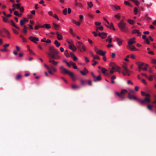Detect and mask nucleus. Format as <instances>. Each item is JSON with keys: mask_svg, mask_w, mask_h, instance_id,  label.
<instances>
[{"mask_svg": "<svg viewBox=\"0 0 156 156\" xmlns=\"http://www.w3.org/2000/svg\"><path fill=\"white\" fill-rule=\"evenodd\" d=\"M122 68L124 71H121V70H118L117 71L119 73H122L123 75L124 76H129L130 73H132V71L127 69V65L126 63H124L123 65L122 66Z\"/></svg>", "mask_w": 156, "mask_h": 156, "instance_id": "nucleus-1", "label": "nucleus"}, {"mask_svg": "<svg viewBox=\"0 0 156 156\" xmlns=\"http://www.w3.org/2000/svg\"><path fill=\"white\" fill-rule=\"evenodd\" d=\"M60 70L61 73L63 74H68L72 78L73 80H75L76 79V77L74 75L73 73L66 69L63 66H60Z\"/></svg>", "mask_w": 156, "mask_h": 156, "instance_id": "nucleus-2", "label": "nucleus"}, {"mask_svg": "<svg viewBox=\"0 0 156 156\" xmlns=\"http://www.w3.org/2000/svg\"><path fill=\"white\" fill-rule=\"evenodd\" d=\"M126 23L121 20L118 23V26L122 31L126 32L127 31L128 28L126 27Z\"/></svg>", "mask_w": 156, "mask_h": 156, "instance_id": "nucleus-3", "label": "nucleus"}, {"mask_svg": "<svg viewBox=\"0 0 156 156\" xmlns=\"http://www.w3.org/2000/svg\"><path fill=\"white\" fill-rule=\"evenodd\" d=\"M76 45L79 50L81 52L85 51L87 50L86 46L82 42L77 41L76 43Z\"/></svg>", "mask_w": 156, "mask_h": 156, "instance_id": "nucleus-4", "label": "nucleus"}, {"mask_svg": "<svg viewBox=\"0 0 156 156\" xmlns=\"http://www.w3.org/2000/svg\"><path fill=\"white\" fill-rule=\"evenodd\" d=\"M94 51L98 55H101L103 56L105 55L106 53L105 51H103L102 50L99 49L96 47H94Z\"/></svg>", "mask_w": 156, "mask_h": 156, "instance_id": "nucleus-5", "label": "nucleus"}, {"mask_svg": "<svg viewBox=\"0 0 156 156\" xmlns=\"http://www.w3.org/2000/svg\"><path fill=\"white\" fill-rule=\"evenodd\" d=\"M135 93V92L134 90L131 89H129V91L128 92V97L129 99L130 100H132V99H134L135 100H136V99H137V98L136 97L133 96H131V93L132 94H134Z\"/></svg>", "mask_w": 156, "mask_h": 156, "instance_id": "nucleus-6", "label": "nucleus"}, {"mask_svg": "<svg viewBox=\"0 0 156 156\" xmlns=\"http://www.w3.org/2000/svg\"><path fill=\"white\" fill-rule=\"evenodd\" d=\"M141 104H144L145 103H149L150 102L151 100L149 98H147L144 99V100H141L137 98L136 99Z\"/></svg>", "mask_w": 156, "mask_h": 156, "instance_id": "nucleus-7", "label": "nucleus"}, {"mask_svg": "<svg viewBox=\"0 0 156 156\" xmlns=\"http://www.w3.org/2000/svg\"><path fill=\"white\" fill-rule=\"evenodd\" d=\"M48 56L50 57V58L55 59H58L61 58V57L58 55H55L54 54H52L51 55L50 53H48Z\"/></svg>", "mask_w": 156, "mask_h": 156, "instance_id": "nucleus-8", "label": "nucleus"}, {"mask_svg": "<svg viewBox=\"0 0 156 156\" xmlns=\"http://www.w3.org/2000/svg\"><path fill=\"white\" fill-rule=\"evenodd\" d=\"M135 38L133 37V38L129 39L128 42V45H127L129 46V45H132L133 44L135 43Z\"/></svg>", "mask_w": 156, "mask_h": 156, "instance_id": "nucleus-9", "label": "nucleus"}, {"mask_svg": "<svg viewBox=\"0 0 156 156\" xmlns=\"http://www.w3.org/2000/svg\"><path fill=\"white\" fill-rule=\"evenodd\" d=\"M126 47L128 49L132 51L137 50L135 47L133 45H129V46L127 45Z\"/></svg>", "mask_w": 156, "mask_h": 156, "instance_id": "nucleus-10", "label": "nucleus"}, {"mask_svg": "<svg viewBox=\"0 0 156 156\" xmlns=\"http://www.w3.org/2000/svg\"><path fill=\"white\" fill-rule=\"evenodd\" d=\"M29 38L33 42L35 43H37V42H36V41H39L38 38L36 37L30 36L29 37Z\"/></svg>", "mask_w": 156, "mask_h": 156, "instance_id": "nucleus-11", "label": "nucleus"}, {"mask_svg": "<svg viewBox=\"0 0 156 156\" xmlns=\"http://www.w3.org/2000/svg\"><path fill=\"white\" fill-rule=\"evenodd\" d=\"M98 35L101 37L103 39L106 37L107 35L104 32H102L101 33L99 32L98 33Z\"/></svg>", "mask_w": 156, "mask_h": 156, "instance_id": "nucleus-12", "label": "nucleus"}, {"mask_svg": "<svg viewBox=\"0 0 156 156\" xmlns=\"http://www.w3.org/2000/svg\"><path fill=\"white\" fill-rule=\"evenodd\" d=\"M3 31L6 34L7 37L8 38H10V35L9 32L6 29L4 28L3 29Z\"/></svg>", "mask_w": 156, "mask_h": 156, "instance_id": "nucleus-13", "label": "nucleus"}, {"mask_svg": "<svg viewBox=\"0 0 156 156\" xmlns=\"http://www.w3.org/2000/svg\"><path fill=\"white\" fill-rule=\"evenodd\" d=\"M80 73L83 75H85L87 74L88 73V70L86 69V68H84V70L83 71H80Z\"/></svg>", "mask_w": 156, "mask_h": 156, "instance_id": "nucleus-14", "label": "nucleus"}, {"mask_svg": "<svg viewBox=\"0 0 156 156\" xmlns=\"http://www.w3.org/2000/svg\"><path fill=\"white\" fill-rule=\"evenodd\" d=\"M49 62L51 63L53 65L55 66H57L59 62H56L54 60H51V58H49Z\"/></svg>", "mask_w": 156, "mask_h": 156, "instance_id": "nucleus-15", "label": "nucleus"}, {"mask_svg": "<svg viewBox=\"0 0 156 156\" xmlns=\"http://www.w3.org/2000/svg\"><path fill=\"white\" fill-rule=\"evenodd\" d=\"M56 34L57 35V38L59 40H61L62 39L63 37L62 34H59L58 32H56Z\"/></svg>", "mask_w": 156, "mask_h": 156, "instance_id": "nucleus-16", "label": "nucleus"}, {"mask_svg": "<svg viewBox=\"0 0 156 156\" xmlns=\"http://www.w3.org/2000/svg\"><path fill=\"white\" fill-rule=\"evenodd\" d=\"M115 38L117 41L118 45L119 46L121 45L122 44V40L121 39L116 37Z\"/></svg>", "mask_w": 156, "mask_h": 156, "instance_id": "nucleus-17", "label": "nucleus"}, {"mask_svg": "<svg viewBox=\"0 0 156 156\" xmlns=\"http://www.w3.org/2000/svg\"><path fill=\"white\" fill-rule=\"evenodd\" d=\"M21 4L20 3H18L17 4H16L15 3L13 4L12 5V6L13 7H16L17 9H19L20 7H21Z\"/></svg>", "mask_w": 156, "mask_h": 156, "instance_id": "nucleus-18", "label": "nucleus"}, {"mask_svg": "<svg viewBox=\"0 0 156 156\" xmlns=\"http://www.w3.org/2000/svg\"><path fill=\"white\" fill-rule=\"evenodd\" d=\"M105 25L108 27V28H110V29H111V28L112 27V29L113 30H115V28L113 26V25L112 23H110V24L109 25H107L106 23H105Z\"/></svg>", "mask_w": 156, "mask_h": 156, "instance_id": "nucleus-19", "label": "nucleus"}, {"mask_svg": "<svg viewBox=\"0 0 156 156\" xmlns=\"http://www.w3.org/2000/svg\"><path fill=\"white\" fill-rule=\"evenodd\" d=\"M69 48L71 50H72L73 51H74L76 50V48L75 47L74 44H72L71 45H69Z\"/></svg>", "mask_w": 156, "mask_h": 156, "instance_id": "nucleus-20", "label": "nucleus"}, {"mask_svg": "<svg viewBox=\"0 0 156 156\" xmlns=\"http://www.w3.org/2000/svg\"><path fill=\"white\" fill-rule=\"evenodd\" d=\"M10 22H11V24L13 26V27H15L17 29H18V30H20V28L17 26H16L15 23H14V22L12 20H10Z\"/></svg>", "mask_w": 156, "mask_h": 156, "instance_id": "nucleus-21", "label": "nucleus"}, {"mask_svg": "<svg viewBox=\"0 0 156 156\" xmlns=\"http://www.w3.org/2000/svg\"><path fill=\"white\" fill-rule=\"evenodd\" d=\"M101 77L100 76H98L97 77H95V78H94V81L95 82H96L98 81H100L101 80Z\"/></svg>", "mask_w": 156, "mask_h": 156, "instance_id": "nucleus-22", "label": "nucleus"}, {"mask_svg": "<svg viewBox=\"0 0 156 156\" xmlns=\"http://www.w3.org/2000/svg\"><path fill=\"white\" fill-rule=\"evenodd\" d=\"M53 25L54 28L55 29H58L60 27V25L59 24H57L55 23H53Z\"/></svg>", "mask_w": 156, "mask_h": 156, "instance_id": "nucleus-23", "label": "nucleus"}, {"mask_svg": "<svg viewBox=\"0 0 156 156\" xmlns=\"http://www.w3.org/2000/svg\"><path fill=\"white\" fill-rule=\"evenodd\" d=\"M23 27L24 28L22 30L23 32L25 34H26L27 32V27L25 25H24Z\"/></svg>", "mask_w": 156, "mask_h": 156, "instance_id": "nucleus-24", "label": "nucleus"}, {"mask_svg": "<svg viewBox=\"0 0 156 156\" xmlns=\"http://www.w3.org/2000/svg\"><path fill=\"white\" fill-rule=\"evenodd\" d=\"M67 43L70 44V45L74 44L73 42V41L71 39H69L67 40Z\"/></svg>", "mask_w": 156, "mask_h": 156, "instance_id": "nucleus-25", "label": "nucleus"}, {"mask_svg": "<svg viewBox=\"0 0 156 156\" xmlns=\"http://www.w3.org/2000/svg\"><path fill=\"white\" fill-rule=\"evenodd\" d=\"M52 52L53 53V54H58L59 53V51L56 48L54 49V50L52 51Z\"/></svg>", "mask_w": 156, "mask_h": 156, "instance_id": "nucleus-26", "label": "nucleus"}, {"mask_svg": "<svg viewBox=\"0 0 156 156\" xmlns=\"http://www.w3.org/2000/svg\"><path fill=\"white\" fill-rule=\"evenodd\" d=\"M128 23L130 24H133L134 23V21L130 19H128L127 20Z\"/></svg>", "mask_w": 156, "mask_h": 156, "instance_id": "nucleus-27", "label": "nucleus"}, {"mask_svg": "<svg viewBox=\"0 0 156 156\" xmlns=\"http://www.w3.org/2000/svg\"><path fill=\"white\" fill-rule=\"evenodd\" d=\"M87 5L89 6L90 8H91L93 6V5L92 4V2L90 1L87 2Z\"/></svg>", "mask_w": 156, "mask_h": 156, "instance_id": "nucleus-28", "label": "nucleus"}, {"mask_svg": "<svg viewBox=\"0 0 156 156\" xmlns=\"http://www.w3.org/2000/svg\"><path fill=\"white\" fill-rule=\"evenodd\" d=\"M55 44L57 47H58L60 45V43H59L57 40H55L54 42Z\"/></svg>", "mask_w": 156, "mask_h": 156, "instance_id": "nucleus-29", "label": "nucleus"}, {"mask_svg": "<svg viewBox=\"0 0 156 156\" xmlns=\"http://www.w3.org/2000/svg\"><path fill=\"white\" fill-rule=\"evenodd\" d=\"M72 88L73 89L80 88V86H77L76 85H73L72 86Z\"/></svg>", "mask_w": 156, "mask_h": 156, "instance_id": "nucleus-30", "label": "nucleus"}, {"mask_svg": "<svg viewBox=\"0 0 156 156\" xmlns=\"http://www.w3.org/2000/svg\"><path fill=\"white\" fill-rule=\"evenodd\" d=\"M103 29V27L102 26H100L99 27H96V30L98 32V30H102Z\"/></svg>", "mask_w": 156, "mask_h": 156, "instance_id": "nucleus-31", "label": "nucleus"}, {"mask_svg": "<svg viewBox=\"0 0 156 156\" xmlns=\"http://www.w3.org/2000/svg\"><path fill=\"white\" fill-rule=\"evenodd\" d=\"M127 92V91L126 89H122V90L120 94L121 95L122 94H125V93Z\"/></svg>", "mask_w": 156, "mask_h": 156, "instance_id": "nucleus-32", "label": "nucleus"}, {"mask_svg": "<svg viewBox=\"0 0 156 156\" xmlns=\"http://www.w3.org/2000/svg\"><path fill=\"white\" fill-rule=\"evenodd\" d=\"M64 54L67 57H69L70 56V55L69 54V53L67 50H66L65 51Z\"/></svg>", "mask_w": 156, "mask_h": 156, "instance_id": "nucleus-33", "label": "nucleus"}, {"mask_svg": "<svg viewBox=\"0 0 156 156\" xmlns=\"http://www.w3.org/2000/svg\"><path fill=\"white\" fill-rule=\"evenodd\" d=\"M101 70L103 73H105L107 71V70L106 69L103 67L101 68Z\"/></svg>", "mask_w": 156, "mask_h": 156, "instance_id": "nucleus-34", "label": "nucleus"}, {"mask_svg": "<svg viewBox=\"0 0 156 156\" xmlns=\"http://www.w3.org/2000/svg\"><path fill=\"white\" fill-rule=\"evenodd\" d=\"M44 27H45L47 29H49L51 28V26L50 24H44Z\"/></svg>", "mask_w": 156, "mask_h": 156, "instance_id": "nucleus-35", "label": "nucleus"}, {"mask_svg": "<svg viewBox=\"0 0 156 156\" xmlns=\"http://www.w3.org/2000/svg\"><path fill=\"white\" fill-rule=\"evenodd\" d=\"M147 108L148 109H149L151 111H153L152 109V106L151 105H148L147 106Z\"/></svg>", "mask_w": 156, "mask_h": 156, "instance_id": "nucleus-36", "label": "nucleus"}, {"mask_svg": "<svg viewBox=\"0 0 156 156\" xmlns=\"http://www.w3.org/2000/svg\"><path fill=\"white\" fill-rule=\"evenodd\" d=\"M82 21V20H81L80 22H75L73 21L74 23L78 25H80L81 24V22Z\"/></svg>", "mask_w": 156, "mask_h": 156, "instance_id": "nucleus-37", "label": "nucleus"}, {"mask_svg": "<svg viewBox=\"0 0 156 156\" xmlns=\"http://www.w3.org/2000/svg\"><path fill=\"white\" fill-rule=\"evenodd\" d=\"M52 16L55 19H57V20H59V19L56 14H54L53 15H52Z\"/></svg>", "mask_w": 156, "mask_h": 156, "instance_id": "nucleus-38", "label": "nucleus"}, {"mask_svg": "<svg viewBox=\"0 0 156 156\" xmlns=\"http://www.w3.org/2000/svg\"><path fill=\"white\" fill-rule=\"evenodd\" d=\"M28 51H29L30 53V55H35V54L33 51H32L30 49H28Z\"/></svg>", "mask_w": 156, "mask_h": 156, "instance_id": "nucleus-39", "label": "nucleus"}, {"mask_svg": "<svg viewBox=\"0 0 156 156\" xmlns=\"http://www.w3.org/2000/svg\"><path fill=\"white\" fill-rule=\"evenodd\" d=\"M2 17L3 19V20L4 22H8V20L6 18L3 16H2Z\"/></svg>", "mask_w": 156, "mask_h": 156, "instance_id": "nucleus-40", "label": "nucleus"}, {"mask_svg": "<svg viewBox=\"0 0 156 156\" xmlns=\"http://www.w3.org/2000/svg\"><path fill=\"white\" fill-rule=\"evenodd\" d=\"M51 68L52 69L53 71L54 72H56L57 71L55 67H53V66H51Z\"/></svg>", "mask_w": 156, "mask_h": 156, "instance_id": "nucleus-41", "label": "nucleus"}, {"mask_svg": "<svg viewBox=\"0 0 156 156\" xmlns=\"http://www.w3.org/2000/svg\"><path fill=\"white\" fill-rule=\"evenodd\" d=\"M136 33H139V30H134L132 31V34H135Z\"/></svg>", "mask_w": 156, "mask_h": 156, "instance_id": "nucleus-42", "label": "nucleus"}, {"mask_svg": "<svg viewBox=\"0 0 156 156\" xmlns=\"http://www.w3.org/2000/svg\"><path fill=\"white\" fill-rule=\"evenodd\" d=\"M94 59H98L99 60L100 59L98 55H94L93 57Z\"/></svg>", "mask_w": 156, "mask_h": 156, "instance_id": "nucleus-43", "label": "nucleus"}, {"mask_svg": "<svg viewBox=\"0 0 156 156\" xmlns=\"http://www.w3.org/2000/svg\"><path fill=\"white\" fill-rule=\"evenodd\" d=\"M12 31L13 32V33L16 34H18L19 33L18 32V31H17L16 30L14 29H12Z\"/></svg>", "mask_w": 156, "mask_h": 156, "instance_id": "nucleus-44", "label": "nucleus"}, {"mask_svg": "<svg viewBox=\"0 0 156 156\" xmlns=\"http://www.w3.org/2000/svg\"><path fill=\"white\" fill-rule=\"evenodd\" d=\"M137 10H138V9L137 8L135 7L134 8V14L135 15H136L137 14Z\"/></svg>", "mask_w": 156, "mask_h": 156, "instance_id": "nucleus-45", "label": "nucleus"}, {"mask_svg": "<svg viewBox=\"0 0 156 156\" xmlns=\"http://www.w3.org/2000/svg\"><path fill=\"white\" fill-rule=\"evenodd\" d=\"M63 12L64 15L66 14L67 12V9L66 8H65L63 10Z\"/></svg>", "mask_w": 156, "mask_h": 156, "instance_id": "nucleus-46", "label": "nucleus"}, {"mask_svg": "<svg viewBox=\"0 0 156 156\" xmlns=\"http://www.w3.org/2000/svg\"><path fill=\"white\" fill-rule=\"evenodd\" d=\"M19 9H20V12H23L24 9L23 7L21 6Z\"/></svg>", "mask_w": 156, "mask_h": 156, "instance_id": "nucleus-47", "label": "nucleus"}, {"mask_svg": "<svg viewBox=\"0 0 156 156\" xmlns=\"http://www.w3.org/2000/svg\"><path fill=\"white\" fill-rule=\"evenodd\" d=\"M95 24L97 26H100L101 24L100 22H95Z\"/></svg>", "mask_w": 156, "mask_h": 156, "instance_id": "nucleus-48", "label": "nucleus"}, {"mask_svg": "<svg viewBox=\"0 0 156 156\" xmlns=\"http://www.w3.org/2000/svg\"><path fill=\"white\" fill-rule=\"evenodd\" d=\"M55 48L52 46H51L49 47V50L52 51L54 50Z\"/></svg>", "mask_w": 156, "mask_h": 156, "instance_id": "nucleus-49", "label": "nucleus"}, {"mask_svg": "<svg viewBox=\"0 0 156 156\" xmlns=\"http://www.w3.org/2000/svg\"><path fill=\"white\" fill-rule=\"evenodd\" d=\"M152 62L153 64H156V59H152Z\"/></svg>", "mask_w": 156, "mask_h": 156, "instance_id": "nucleus-50", "label": "nucleus"}, {"mask_svg": "<svg viewBox=\"0 0 156 156\" xmlns=\"http://www.w3.org/2000/svg\"><path fill=\"white\" fill-rule=\"evenodd\" d=\"M24 21H23L22 20H21L20 21V25L21 26H23L24 24V23H25L24 22Z\"/></svg>", "mask_w": 156, "mask_h": 156, "instance_id": "nucleus-51", "label": "nucleus"}, {"mask_svg": "<svg viewBox=\"0 0 156 156\" xmlns=\"http://www.w3.org/2000/svg\"><path fill=\"white\" fill-rule=\"evenodd\" d=\"M108 39H109L108 42L109 43H111L112 42V38H110V36L108 37Z\"/></svg>", "mask_w": 156, "mask_h": 156, "instance_id": "nucleus-52", "label": "nucleus"}, {"mask_svg": "<svg viewBox=\"0 0 156 156\" xmlns=\"http://www.w3.org/2000/svg\"><path fill=\"white\" fill-rule=\"evenodd\" d=\"M115 8L116 10L119 9H121L120 7L119 6H118V5H115Z\"/></svg>", "mask_w": 156, "mask_h": 156, "instance_id": "nucleus-53", "label": "nucleus"}, {"mask_svg": "<svg viewBox=\"0 0 156 156\" xmlns=\"http://www.w3.org/2000/svg\"><path fill=\"white\" fill-rule=\"evenodd\" d=\"M153 77V76L152 75H150V77L148 78V80L150 81H152L153 80L152 78Z\"/></svg>", "mask_w": 156, "mask_h": 156, "instance_id": "nucleus-54", "label": "nucleus"}, {"mask_svg": "<svg viewBox=\"0 0 156 156\" xmlns=\"http://www.w3.org/2000/svg\"><path fill=\"white\" fill-rule=\"evenodd\" d=\"M21 75L19 74L16 77V80H18L19 79H20L21 77Z\"/></svg>", "mask_w": 156, "mask_h": 156, "instance_id": "nucleus-55", "label": "nucleus"}, {"mask_svg": "<svg viewBox=\"0 0 156 156\" xmlns=\"http://www.w3.org/2000/svg\"><path fill=\"white\" fill-rule=\"evenodd\" d=\"M115 17L118 19L120 18V16L118 14H116L115 15Z\"/></svg>", "mask_w": 156, "mask_h": 156, "instance_id": "nucleus-56", "label": "nucleus"}, {"mask_svg": "<svg viewBox=\"0 0 156 156\" xmlns=\"http://www.w3.org/2000/svg\"><path fill=\"white\" fill-rule=\"evenodd\" d=\"M72 58H73V60L74 61H76L77 60V59H78L77 57L75 55Z\"/></svg>", "mask_w": 156, "mask_h": 156, "instance_id": "nucleus-57", "label": "nucleus"}, {"mask_svg": "<svg viewBox=\"0 0 156 156\" xmlns=\"http://www.w3.org/2000/svg\"><path fill=\"white\" fill-rule=\"evenodd\" d=\"M14 15L16 16H18L19 15V14L18 13V12L16 11L14 12Z\"/></svg>", "mask_w": 156, "mask_h": 156, "instance_id": "nucleus-58", "label": "nucleus"}, {"mask_svg": "<svg viewBox=\"0 0 156 156\" xmlns=\"http://www.w3.org/2000/svg\"><path fill=\"white\" fill-rule=\"evenodd\" d=\"M15 8H16V7H15V8L13 7V8H12V9H9V10L10 11V12L12 13L13 11H14V10H15Z\"/></svg>", "mask_w": 156, "mask_h": 156, "instance_id": "nucleus-59", "label": "nucleus"}, {"mask_svg": "<svg viewBox=\"0 0 156 156\" xmlns=\"http://www.w3.org/2000/svg\"><path fill=\"white\" fill-rule=\"evenodd\" d=\"M115 94H116L119 97H121V95L120 93H119L118 92H115Z\"/></svg>", "mask_w": 156, "mask_h": 156, "instance_id": "nucleus-60", "label": "nucleus"}, {"mask_svg": "<svg viewBox=\"0 0 156 156\" xmlns=\"http://www.w3.org/2000/svg\"><path fill=\"white\" fill-rule=\"evenodd\" d=\"M81 83L83 85H84L85 83V81L83 80H81Z\"/></svg>", "mask_w": 156, "mask_h": 156, "instance_id": "nucleus-61", "label": "nucleus"}, {"mask_svg": "<svg viewBox=\"0 0 156 156\" xmlns=\"http://www.w3.org/2000/svg\"><path fill=\"white\" fill-rule=\"evenodd\" d=\"M84 58H85V61L86 62H89V61L88 58L87 57H84Z\"/></svg>", "mask_w": 156, "mask_h": 156, "instance_id": "nucleus-62", "label": "nucleus"}, {"mask_svg": "<svg viewBox=\"0 0 156 156\" xmlns=\"http://www.w3.org/2000/svg\"><path fill=\"white\" fill-rule=\"evenodd\" d=\"M45 42L48 43H51V41L50 39H48L46 40Z\"/></svg>", "mask_w": 156, "mask_h": 156, "instance_id": "nucleus-63", "label": "nucleus"}, {"mask_svg": "<svg viewBox=\"0 0 156 156\" xmlns=\"http://www.w3.org/2000/svg\"><path fill=\"white\" fill-rule=\"evenodd\" d=\"M104 20L105 21L108 25L110 24V23L105 18H104Z\"/></svg>", "mask_w": 156, "mask_h": 156, "instance_id": "nucleus-64", "label": "nucleus"}]
</instances>
